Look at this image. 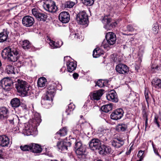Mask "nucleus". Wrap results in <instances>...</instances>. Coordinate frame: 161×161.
Wrapping results in <instances>:
<instances>
[{"instance_id":"1","label":"nucleus","mask_w":161,"mask_h":161,"mask_svg":"<svg viewBox=\"0 0 161 161\" xmlns=\"http://www.w3.org/2000/svg\"><path fill=\"white\" fill-rule=\"evenodd\" d=\"M1 55L3 58H7L9 61L13 62L17 61L19 57L17 49L9 47L5 48L3 50Z\"/></svg>"},{"instance_id":"2","label":"nucleus","mask_w":161,"mask_h":161,"mask_svg":"<svg viewBox=\"0 0 161 161\" xmlns=\"http://www.w3.org/2000/svg\"><path fill=\"white\" fill-rule=\"evenodd\" d=\"M15 88L18 92L20 93L23 96H26L30 92V86L25 81L18 80L15 84Z\"/></svg>"},{"instance_id":"3","label":"nucleus","mask_w":161,"mask_h":161,"mask_svg":"<svg viewBox=\"0 0 161 161\" xmlns=\"http://www.w3.org/2000/svg\"><path fill=\"white\" fill-rule=\"evenodd\" d=\"M105 37L106 41L104 40L102 44V47L104 48H107L115 43L116 39L114 33L112 32H108L106 34Z\"/></svg>"},{"instance_id":"4","label":"nucleus","mask_w":161,"mask_h":161,"mask_svg":"<svg viewBox=\"0 0 161 161\" xmlns=\"http://www.w3.org/2000/svg\"><path fill=\"white\" fill-rule=\"evenodd\" d=\"M43 7L46 11L52 13L56 12L58 8L54 2L52 0H48L44 3Z\"/></svg>"},{"instance_id":"5","label":"nucleus","mask_w":161,"mask_h":161,"mask_svg":"<svg viewBox=\"0 0 161 161\" xmlns=\"http://www.w3.org/2000/svg\"><path fill=\"white\" fill-rule=\"evenodd\" d=\"M76 19L79 24L86 25L87 24L88 18L85 12L82 11L80 12L77 14Z\"/></svg>"},{"instance_id":"6","label":"nucleus","mask_w":161,"mask_h":161,"mask_svg":"<svg viewBox=\"0 0 161 161\" xmlns=\"http://www.w3.org/2000/svg\"><path fill=\"white\" fill-rule=\"evenodd\" d=\"M5 119V123L11 127H13L15 123H19V120L18 117L14 114L8 115Z\"/></svg>"},{"instance_id":"7","label":"nucleus","mask_w":161,"mask_h":161,"mask_svg":"<svg viewBox=\"0 0 161 161\" xmlns=\"http://www.w3.org/2000/svg\"><path fill=\"white\" fill-rule=\"evenodd\" d=\"M32 14L37 20L42 21H45L47 18V15L44 13H41L38 10L35 8L32 10Z\"/></svg>"},{"instance_id":"8","label":"nucleus","mask_w":161,"mask_h":161,"mask_svg":"<svg viewBox=\"0 0 161 161\" xmlns=\"http://www.w3.org/2000/svg\"><path fill=\"white\" fill-rule=\"evenodd\" d=\"M35 22L34 19L32 17L26 15L23 17L22 23L24 26L26 27L32 26Z\"/></svg>"},{"instance_id":"9","label":"nucleus","mask_w":161,"mask_h":161,"mask_svg":"<svg viewBox=\"0 0 161 161\" xmlns=\"http://www.w3.org/2000/svg\"><path fill=\"white\" fill-rule=\"evenodd\" d=\"M103 23L105 24L104 27L107 30H110L112 28L114 27L117 25V23L116 22H114L110 24L111 20L108 19L107 16H105L102 19V20Z\"/></svg>"},{"instance_id":"10","label":"nucleus","mask_w":161,"mask_h":161,"mask_svg":"<svg viewBox=\"0 0 161 161\" xmlns=\"http://www.w3.org/2000/svg\"><path fill=\"white\" fill-rule=\"evenodd\" d=\"M36 124H29L25 127V129L23 130L24 134L27 136H29L32 134V133L36 131Z\"/></svg>"},{"instance_id":"11","label":"nucleus","mask_w":161,"mask_h":161,"mask_svg":"<svg viewBox=\"0 0 161 161\" xmlns=\"http://www.w3.org/2000/svg\"><path fill=\"white\" fill-rule=\"evenodd\" d=\"M89 146L92 150L100 149L101 146V141L98 139H92L89 143Z\"/></svg>"},{"instance_id":"12","label":"nucleus","mask_w":161,"mask_h":161,"mask_svg":"<svg viewBox=\"0 0 161 161\" xmlns=\"http://www.w3.org/2000/svg\"><path fill=\"white\" fill-rule=\"evenodd\" d=\"M10 139L6 135L0 136V146L3 147H9L11 144Z\"/></svg>"},{"instance_id":"13","label":"nucleus","mask_w":161,"mask_h":161,"mask_svg":"<svg viewBox=\"0 0 161 161\" xmlns=\"http://www.w3.org/2000/svg\"><path fill=\"white\" fill-rule=\"evenodd\" d=\"M123 113V111L121 108L117 109L111 114V118L114 120L120 119L122 117Z\"/></svg>"},{"instance_id":"14","label":"nucleus","mask_w":161,"mask_h":161,"mask_svg":"<svg viewBox=\"0 0 161 161\" xmlns=\"http://www.w3.org/2000/svg\"><path fill=\"white\" fill-rule=\"evenodd\" d=\"M59 20L63 23H66L69 22L70 20V15L67 12L63 11L60 13L58 16Z\"/></svg>"},{"instance_id":"15","label":"nucleus","mask_w":161,"mask_h":161,"mask_svg":"<svg viewBox=\"0 0 161 161\" xmlns=\"http://www.w3.org/2000/svg\"><path fill=\"white\" fill-rule=\"evenodd\" d=\"M1 86L4 89H8L13 85L12 81L8 78H4L0 81Z\"/></svg>"},{"instance_id":"16","label":"nucleus","mask_w":161,"mask_h":161,"mask_svg":"<svg viewBox=\"0 0 161 161\" xmlns=\"http://www.w3.org/2000/svg\"><path fill=\"white\" fill-rule=\"evenodd\" d=\"M115 69L117 72L122 74H125L129 71V68L127 66L122 64H119L117 65Z\"/></svg>"},{"instance_id":"17","label":"nucleus","mask_w":161,"mask_h":161,"mask_svg":"<svg viewBox=\"0 0 161 161\" xmlns=\"http://www.w3.org/2000/svg\"><path fill=\"white\" fill-rule=\"evenodd\" d=\"M71 145V143L69 142L61 141L58 142L57 146L61 151L65 152L67 150V147Z\"/></svg>"},{"instance_id":"18","label":"nucleus","mask_w":161,"mask_h":161,"mask_svg":"<svg viewBox=\"0 0 161 161\" xmlns=\"http://www.w3.org/2000/svg\"><path fill=\"white\" fill-rule=\"evenodd\" d=\"M112 146L116 148H119L121 147L124 143L122 138H114L111 141Z\"/></svg>"},{"instance_id":"19","label":"nucleus","mask_w":161,"mask_h":161,"mask_svg":"<svg viewBox=\"0 0 161 161\" xmlns=\"http://www.w3.org/2000/svg\"><path fill=\"white\" fill-rule=\"evenodd\" d=\"M106 97L108 100L112 102H117L118 101L116 93L113 90L111 91L107 95Z\"/></svg>"},{"instance_id":"20","label":"nucleus","mask_w":161,"mask_h":161,"mask_svg":"<svg viewBox=\"0 0 161 161\" xmlns=\"http://www.w3.org/2000/svg\"><path fill=\"white\" fill-rule=\"evenodd\" d=\"M55 90L54 88L48 89L47 91L46 95L44 97L43 99L45 100L52 101L55 95Z\"/></svg>"},{"instance_id":"21","label":"nucleus","mask_w":161,"mask_h":161,"mask_svg":"<svg viewBox=\"0 0 161 161\" xmlns=\"http://www.w3.org/2000/svg\"><path fill=\"white\" fill-rule=\"evenodd\" d=\"M112 152L113 150L110 147L105 145L101 146L99 150L100 153L101 154H110Z\"/></svg>"},{"instance_id":"22","label":"nucleus","mask_w":161,"mask_h":161,"mask_svg":"<svg viewBox=\"0 0 161 161\" xmlns=\"http://www.w3.org/2000/svg\"><path fill=\"white\" fill-rule=\"evenodd\" d=\"M47 40L49 44L50 48L51 49H54L60 47L62 45V43L61 44H59V42H56L55 41L51 40L48 37H47Z\"/></svg>"},{"instance_id":"23","label":"nucleus","mask_w":161,"mask_h":161,"mask_svg":"<svg viewBox=\"0 0 161 161\" xmlns=\"http://www.w3.org/2000/svg\"><path fill=\"white\" fill-rule=\"evenodd\" d=\"M8 109L5 107L0 108V119L4 120L8 116Z\"/></svg>"},{"instance_id":"24","label":"nucleus","mask_w":161,"mask_h":161,"mask_svg":"<svg viewBox=\"0 0 161 161\" xmlns=\"http://www.w3.org/2000/svg\"><path fill=\"white\" fill-rule=\"evenodd\" d=\"M31 152L36 153H40L42 150V148L40 145L34 143H31Z\"/></svg>"},{"instance_id":"25","label":"nucleus","mask_w":161,"mask_h":161,"mask_svg":"<svg viewBox=\"0 0 161 161\" xmlns=\"http://www.w3.org/2000/svg\"><path fill=\"white\" fill-rule=\"evenodd\" d=\"M103 94L102 90L95 91L91 96V98L92 100H99L100 99Z\"/></svg>"},{"instance_id":"26","label":"nucleus","mask_w":161,"mask_h":161,"mask_svg":"<svg viewBox=\"0 0 161 161\" xmlns=\"http://www.w3.org/2000/svg\"><path fill=\"white\" fill-rule=\"evenodd\" d=\"M152 88H155L157 89L161 88V80L156 78L152 81Z\"/></svg>"},{"instance_id":"27","label":"nucleus","mask_w":161,"mask_h":161,"mask_svg":"<svg viewBox=\"0 0 161 161\" xmlns=\"http://www.w3.org/2000/svg\"><path fill=\"white\" fill-rule=\"evenodd\" d=\"M67 70L69 72H71L75 70L76 67V64L74 62H68L66 64Z\"/></svg>"},{"instance_id":"28","label":"nucleus","mask_w":161,"mask_h":161,"mask_svg":"<svg viewBox=\"0 0 161 161\" xmlns=\"http://www.w3.org/2000/svg\"><path fill=\"white\" fill-rule=\"evenodd\" d=\"M21 44L23 49L25 50L30 49L32 47L30 42L27 40H25L22 41Z\"/></svg>"},{"instance_id":"29","label":"nucleus","mask_w":161,"mask_h":161,"mask_svg":"<svg viewBox=\"0 0 161 161\" xmlns=\"http://www.w3.org/2000/svg\"><path fill=\"white\" fill-rule=\"evenodd\" d=\"M41 121V117L40 114L38 113H36L35 114V116L33 120V123L35 124L36 126L39 125Z\"/></svg>"},{"instance_id":"30","label":"nucleus","mask_w":161,"mask_h":161,"mask_svg":"<svg viewBox=\"0 0 161 161\" xmlns=\"http://www.w3.org/2000/svg\"><path fill=\"white\" fill-rule=\"evenodd\" d=\"M8 37V33L6 30L3 31L0 33V42H3L6 41Z\"/></svg>"},{"instance_id":"31","label":"nucleus","mask_w":161,"mask_h":161,"mask_svg":"<svg viewBox=\"0 0 161 161\" xmlns=\"http://www.w3.org/2000/svg\"><path fill=\"white\" fill-rule=\"evenodd\" d=\"M10 103L13 107H18L20 105V100L17 98H14L11 100Z\"/></svg>"},{"instance_id":"32","label":"nucleus","mask_w":161,"mask_h":161,"mask_svg":"<svg viewBox=\"0 0 161 161\" xmlns=\"http://www.w3.org/2000/svg\"><path fill=\"white\" fill-rule=\"evenodd\" d=\"M113 106L111 104H109L104 105L101 107L102 110L105 113H108L112 109Z\"/></svg>"},{"instance_id":"33","label":"nucleus","mask_w":161,"mask_h":161,"mask_svg":"<svg viewBox=\"0 0 161 161\" xmlns=\"http://www.w3.org/2000/svg\"><path fill=\"white\" fill-rule=\"evenodd\" d=\"M47 81V80L45 77L40 78L38 80L37 85L40 87H43L46 86Z\"/></svg>"},{"instance_id":"34","label":"nucleus","mask_w":161,"mask_h":161,"mask_svg":"<svg viewBox=\"0 0 161 161\" xmlns=\"http://www.w3.org/2000/svg\"><path fill=\"white\" fill-rule=\"evenodd\" d=\"M127 128V124H121L116 126V130L118 131H124Z\"/></svg>"},{"instance_id":"35","label":"nucleus","mask_w":161,"mask_h":161,"mask_svg":"<svg viewBox=\"0 0 161 161\" xmlns=\"http://www.w3.org/2000/svg\"><path fill=\"white\" fill-rule=\"evenodd\" d=\"M69 37L70 38L72 39H80L81 40H82L81 36L80 35V34L77 32H71L70 35Z\"/></svg>"},{"instance_id":"36","label":"nucleus","mask_w":161,"mask_h":161,"mask_svg":"<svg viewBox=\"0 0 161 161\" xmlns=\"http://www.w3.org/2000/svg\"><path fill=\"white\" fill-rule=\"evenodd\" d=\"M85 152V148L83 146H82L80 148H78L77 149H76L75 150V153L77 155L79 156L83 155Z\"/></svg>"},{"instance_id":"37","label":"nucleus","mask_w":161,"mask_h":161,"mask_svg":"<svg viewBox=\"0 0 161 161\" xmlns=\"http://www.w3.org/2000/svg\"><path fill=\"white\" fill-rule=\"evenodd\" d=\"M6 70L7 73L9 74H15L14 67L11 65H8L7 66Z\"/></svg>"},{"instance_id":"38","label":"nucleus","mask_w":161,"mask_h":161,"mask_svg":"<svg viewBox=\"0 0 161 161\" xmlns=\"http://www.w3.org/2000/svg\"><path fill=\"white\" fill-rule=\"evenodd\" d=\"M67 130L66 128L64 127L62 129H60V130L58 132L56 135H59L61 136H64L67 134Z\"/></svg>"},{"instance_id":"39","label":"nucleus","mask_w":161,"mask_h":161,"mask_svg":"<svg viewBox=\"0 0 161 161\" xmlns=\"http://www.w3.org/2000/svg\"><path fill=\"white\" fill-rule=\"evenodd\" d=\"M21 149L24 151H31V143L28 145H25L24 146H21L20 147Z\"/></svg>"},{"instance_id":"40","label":"nucleus","mask_w":161,"mask_h":161,"mask_svg":"<svg viewBox=\"0 0 161 161\" xmlns=\"http://www.w3.org/2000/svg\"><path fill=\"white\" fill-rule=\"evenodd\" d=\"M76 0H74V1H68L65 3V7L67 8H72L75 4Z\"/></svg>"},{"instance_id":"41","label":"nucleus","mask_w":161,"mask_h":161,"mask_svg":"<svg viewBox=\"0 0 161 161\" xmlns=\"http://www.w3.org/2000/svg\"><path fill=\"white\" fill-rule=\"evenodd\" d=\"M113 56H114V57L112 58L114 62L117 63L121 62L123 60V58L121 57L118 55L113 54Z\"/></svg>"},{"instance_id":"42","label":"nucleus","mask_w":161,"mask_h":161,"mask_svg":"<svg viewBox=\"0 0 161 161\" xmlns=\"http://www.w3.org/2000/svg\"><path fill=\"white\" fill-rule=\"evenodd\" d=\"M75 107L73 103H70L68 106V108H67L66 112L67 115H69L70 114V112L73 110L75 108Z\"/></svg>"},{"instance_id":"43","label":"nucleus","mask_w":161,"mask_h":161,"mask_svg":"<svg viewBox=\"0 0 161 161\" xmlns=\"http://www.w3.org/2000/svg\"><path fill=\"white\" fill-rule=\"evenodd\" d=\"M151 71L153 72H155L160 69V66L155 64H153L151 67Z\"/></svg>"},{"instance_id":"44","label":"nucleus","mask_w":161,"mask_h":161,"mask_svg":"<svg viewBox=\"0 0 161 161\" xmlns=\"http://www.w3.org/2000/svg\"><path fill=\"white\" fill-rule=\"evenodd\" d=\"M100 51L95 49L93 51V56L94 58H97L100 55Z\"/></svg>"},{"instance_id":"45","label":"nucleus","mask_w":161,"mask_h":161,"mask_svg":"<svg viewBox=\"0 0 161 161\" xmlns=\"http://www.w3.org/2000/svg\"><path fill=\"white\" fill-rule=\"evenodd\" d=\"M104 81L102 80H99L97 81L95 86H97L100 87H102L104 86Z\"/></svg>"},{"instance_id":"46","label":"nucleus","mask_w":161,"mask_h":161,"mask_svg":"<svg viewBox=\"0 0 161 161\" xmlns=\"http://www.w3.org/2000/svg\"><path fill=\"white\" fill-rule=\"evenodd\" d=\"M93 3V0H84V4L86 6H91Z\"/></svg>"},{"instance_id":"47","label":"nucleus","mask_w":161,"mask_h":161,"mask_svg":"<svg viewBox=\"0 0 161 161\" xmlns=\"http://www.w3.org/2000/svg\"><path fill=\"white\" fill-rule=\"evenodd\" d=\"M152 145L153 146V149L154 152L156 155L158 156L160 158H161V156L158 153V149H157L155 147L154 145L153 144V142H152Z\"/></svg>"},{"instance_id":"48","label":"nucleus","mask_w":161,"mask_h":161,"mask_svg":"<svg viewBox=\"0 0 161 161\" xmlns=\"http://www.w3.org/2000/svg\"><path fill=\"white\" fill-rule=\"evenodd\" d=\"M82 146H83L80 142H77L75 143V148L76 150L78 148H80Z\"/></svg>"},{"instance_id":"49","label":"nucleus","mask_w":161,"mask_h":161,"mask_svg":"<svg viewBox=\"0 0 161 161\" xmlns=\"http://www.w3.org/2000/svg\"><path fill=\"white\" fill-rule=\"evenodd\" d=\"M144 151L140 150L139 151L137 154L138 157L141 158H143V155L144 153Z\"/></svg>"},{"instance_id":"50","label":"nucleus","mask_w":161,"mask_h":161,"mask_svg":"<svg viewBox=\"0 0 161 161\" xmlns=\"http://www.w3.org/2000/svg\"><path fill=\"white\" fill-rule=\"evenodd\" d=\"M145 96L147 102L148 103L149 99L148 93L147 91L146 90L145 91Z\"/></svg>"},{"instance_id":"51","label":"nucleus","mask_w":161,"mask_h":161,"mask_svg":"<svg viewBox=\"0 0 161 161\" xmlns=\"http://www.w3.org/2000/svg\"><path fill=\"white\" fill-rule=\"evenodd\" d=\"M100 140L101 141V142H103L104 143H106L107 139L105 136H103L101 137V140Z\"/></svg>"},{"instance_id":"52","label":"nucleus","mask_w":161,"mask_h":161,"mask_svg":"<svg viewBox=\"0 0 161 161\" xmlns=\"http://www.w3.org/2000/svg\"><path fill=\"white\" fill-rule=\"evenodd\" d=\"M143 117L144 119H145V120L148 119L147 114L145 111H143Z\"/></svg>"},{"instance_id":"53","label":"nucleus","mask_w":161,"mask_h":161,"mask_svg":"<svg viewBox=\"0 0 161 161\" xmlns=\"http://www.w3.org/2000/svg\"><path fill=\"white\" fill-rule=\"evenodd\" d=\"M78 129H74V133H75V134L76 135H79L80 133V131H79V129H80V126L79 125L78 126Z\"/></svg>"},{"instance_id":"54","label":"nucleus","mask_w":161,"mask_h":161,"mask_svg":"<svg viewBox=\"0 0 161 161\" xmlns=\"http://www.w3.org/2000/svg\"><path fill=\"white\" fill-rule=\"evenodd\" d=\"M66 70V69L65 67H62L60 70V71L61 72L63 73Z\"/></svg>"},{"instance_id":"55","label":"nucleus","mask_w":161,"mask_h":161,"mask_svg":"<svg viewBox=\"0 0 161 161\" xmlns=\"http://www.w3.org/2000/svg\"><path fill=\"white\" fill-rule=\"evenodd\" d=\"M154 122L158 126V127H159L160 125L158 123V121L157 118H156V117L155 118L154 120Z\"/></svg>"},{"instance_id":"56","label":"nucleus","mask_w":161,"mask_h":161,"mask_svg":"<svg viewBox=\"0 0 161 161\" xmlns=\"http://www.w3.org/2000/svg\"><path fill=\"white\" fill-rule=\"evenodd\" d=\"M73 77L75 79L77 78L79 75L77 73H74L73 74Z\"/></svg>"},{"instance_id":"57","label":"nucleus","mask_w":161,"mask_h":161,"mask_svg":"<svg viewBox=\"0 0 161 161\" xmlns=\"http://www.w3.org/2000/svg\"><path fill=\"white\" fill-rule=\"evenodd\" d=\"M147 120H148V119L145 120V126L146 127L148 125Z\"/></svg>"},{"instance_id":"58","label":"nucleus","mask_w":161,"mask_h":161,"mask_svg":"<svg viewBox=\"0 0 161 161\" xmlns=\"http://www.w3.org/2000/svg\"><path fill=\"white\" fill-rule=\"evenodd\" d=\"M131 148L130 147V149H129V151H128V152H127L128 154H129L130 153V152H131Z\"/></svg>"},{"instance_id":"59","label":"nucleus","mask_w":161,"mask_h":161,"mask_svg":"<svg viewBox=\"0 0 161 161\" xmlns=\"http://www.w3.org/2000/svg\"><path fill=\"white\" fill-rule=\"evenodd\" d=\"M46 154L49 156H52V155L51 154H48V152H47V151L46 152Z\"/></svg>"},{"instance_id":"60","label":"nucleus","mask_w":161,"mask_h":161,"mask_svg":"<svg viewBox=\"0 0 161 161\" xmlns=\"http://www.w3.org/2000/svg\"><path fill=\"white\" fill-rule=\"evenodd\" d=\"M51 161H58L57 160H51Z\"/></svg>"},{"instance_id":"61","label":"nucleus","mask_w":161,"mask_h":161,"mask_svg":"<svg viewBox=\"0 0 161 161\" xmlns=\"http://www.w3.org/2000/svg\"><path fill=\"white\" fill-rule=\"evenodd\" d=\"M14 7H11V8H10V9H12Z\"/></svg>"},{"instance_id":"62","label":"nucleus","mask_w":161,"mask_h":161,"mask_svg":"<svg viewBox=\"0 0 161 161\" xmlns=\"http://www.w3.org/2000/svg\"><path fill=\"white\" fill-rule=\"evenodd\" d=\"M149 142H151V143H152V142H153L150 140V141H149Z\"/></svg>"},{"instance_id":"63","label":"nucleus","mask_w":161,"mask_h":161,"mask_svg":"<svg viewBox=\"0 0 161 161\" xmlns=\"http://www.w3.org/2000/svg\"><path fill=\"white\" fill-rule=\"evenodd\" d=\"M97 161H102L101 160H98Z\"/></svg>"},{"instance_id":"64","label":"nucleus","mask_w":161,"mask_h":161,"mask_svg":"<svg viewBox=\"0 0 161 161\" xmlns=\"http://www.w3.org/2000/svg\"><path fill=\"white\" fill-rule=\"evenodd\" d=\"M11 5V4H9V5Z\"/></svg>"}]
</instances>
